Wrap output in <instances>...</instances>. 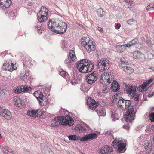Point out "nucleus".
<instances>
[{
    "mask_svg": "<svg viewBox=\"0 0 154 154\" xmlns=\"http://www.w3.org/2000/svg\"><path fill=\"white\" fill-rule=\"evenodd\" d=\"M149 119L152 122H154V113L151 112L149 116Z\"/></svg>",
    "mask_w": 154,
    "mask_h": 154,
    "instance_id": "obj_41",
    "label": "nucleus"
},
{
    "mask_svg": "<svg viewBox=\"0 0 154 154\" xmlns=\"http://www.w3.org/2000/svg\"><path fill=\"white\" fill-rule=\"evenodd\" d=\"M112 148L109 147L107 145H106L101 147L100 151V153L103 154H108L112 152Z\"/></svg>",
    "mask_w": 154,
    "mask_h": 154,
    "instance_id": "obj_15",
    "label": "nucleus"
},
{
    "mask_svg": "<svg viewBox=\"0 0 154 154\" xmlns=\"http://www.w3.org/2000/svg\"><path fill=\"white\" fill-rule=\"evenodd\" d=\"M96 112L99 116H104L106 115L105 110L101 107L96 110Z\"/></svg>",
    "mask_w": 154,
    "mask_h": 154,
    "instance_id": "obj_25",
    "label": "nucleus"
},
{
    "mask_svg": "<svg viewBox=\"0 0 154 154\" xmlns=\"http://www.w3.org/2000/svg\"><path fill=\"white\" fill-rule=\"evenodd\" d=\"M138 40L137 38H135L131 41H130L128 43H127L126 45L125 46L126 47H129L131 46H132L136 44L137 43H138ZM125 46H122V47H125Z\"/></svg>",
    "mask_w": 154,
    "mask_h": 154,
    "instance_id": "obj_24",
    "label": "nucleus"
},
{
    "mask_svg": "<svg viewBox=\"0 0 154 154\" xmlns=\"http://www.w3.org/2000/svg\"><path fill=\"white\" fill-rule=\"evenodd\" d=\"M31 59V58L29 57H28V56H26L25 57V58L24 59V61H25V62H23V63H27L28 62V61H29V60H30V59Z\"/></svg>",
    "mask_w": 154,
    "mask_h": 154,
    "instance_id": "obj_51",
    "label": "nucleus"
},
{
    "mask_svg": "<svg viewBox=\"0 0 154 154\" xmlns=\"http://www.w3.org/2000/svg\"><path fill=\"white\" fill-rule=\"evenodd\" d=\"M42 22H38L36 25L35 26V29L39 34H41L44 31V27L42 25L41 23Z\"/></svg>",
    "mask_w": 154,
    "mask_h": 154,
    "instance_id": "obj_20",
    "label": "nucleus"
},
{
    "mask_svg": "<svg viewBox=\"0 0 154 154\" xmlns=\"http://www.w3.org/2000/svg\"><path fill=\"white\" fill-rule=\"evenodd\" d=\"M148 86L147 85L146 83L144 82L143 84L141 85L138 88V91H139L141 92H143L144 91H146V86Z\"/></svg>",
    "mask_w": 154,
    "mask_h": 154,
    "instance_id": "obj_29",
    "label": "nucleus"
},
{
    "mask_svg": "<svg viewBox=\"0 0 154 154\" xmlns=\"http://www.w3.org/2000/svg\"><path fill=\"white\" fill-rule=\"evenodd\" d=\"M59 121V124L61 125L69 126L73 125L74 122L73 118L67 115L58 116L52 120V122L55 124L57 123Z\"/></svg>",
    "mask_w": 154,
    "mask_h": 154,
    "instance_id": "obj_4",
    "label": "nucleus"
},
{
    "mask_svg": "<svg viewBox=\"0 0 154 154\" xmlns=\"http://www.w3.org/2000/svg\"><path fill=\"white\" fill-rule=\"evenodd\" d=\"M76 66L79 71L83 73L89 72L94 69V64L86 59H82L78 61Z\"/></svg>",
    "mask_w": 154,
    "mask_h": 154,
    "instance_id": "obj_3",
    "label": "nucleus"
},
{
    "mask_svg": "<svg viewBox=\"0 0 154 154\" xmlns=\"http://www.w3.org/2000/svg\"><path fill=\"white\" fill-rule=\"evenodd\" d=\"M39 11L44 12L48 13V10L45 7L42 6Z\"/></svg>",
    "mask_w": 154,
    "mask_h": 154,
    "instance_id": "obj_44",
    "label": "nucleus"
},
{
    "mask_svg": "<svg viewBox=\"0 0 154 154\" xmlns=\"http://www.w3.org/2000/svg\"><path fill=\"white\" fill-rule=\"evenodd\" d=\"M95 42H92L89 39L87 45L85 46L86 50L89 52H90L91 51L94 50L95 48Z\"/></svg>",
    "mask_w": 154,
    "mask_h": 154,
    "instance_id": "obj_18",
    "label": "nucleus"
},
{
    "mask_svg": "<svg viewBox=\"0 0 154 154\" xmlns=\"http://www.w3.org/2000/svg\"><path fill=\"white\" fill-rule=\"evenodd\" d=\"M0 116L3 117L5 119L9 120L11 118L12 116L11 112L8 109H5L3 112H0Z\"/></svg>",
    "mask_w": 154,
    "mask_h": 154,
    "instance_id": "obj_16",
    "label": "nucleus"
},
{
    "mask_svg": "<svg viewBox=\"0 0 154 154\" xmlns=\"http://www.w3.org/2000/svg\"><path fill=\"white\" fill-rule=\"evenodd\" d=\"M123 127V128L127 130H129L130 128V127L129 126V125H124Z\"/></svg>",
    "mask_w": 154,
    "mask_h": 154,
    "instance_id": "obj_55",
    "label": "nucleus"
},
{
    "mask_svg": "<svg viewBox=\"0 0 154 154\" xmlns=\"http://www.w3.org/2000/svg\"><path fill=\"white\" fill-rule=\"evenodd\" d=\"M29 72L28 71L23 72L20 74V77L23 79H27L29 76Z\"/></svg>",
    "mask_w": 154,
    "mask_h": 154,
    "instance_id": "obj_30",
    "label": "nucleus"
},
{
    "mask_svg": "<svg viewBox=\"0 0 154 154\" xmlns=\"http://www.w3.org/2000/svg\"><path fill=\"white\" fill-rule=\"evenodd\" d=\"M125 1L129 5V6H128L127 8H131V6L132 4V1L131 0H125Z\"/></svg>",
    "mask_w": 154,
    "mask_h": 154,
    "instance_id": "obj_43",
    "label": "nucleus"
},
{
    "mask_svg": "<svg viewBox=\"0 0 154 154\" xmlns=\"http://www.w3.org/2000/svg\"><path fill=\"white\" fill-rule=\"evenodd\" d=\"M122 139L119 138L117 140V138H116L112 142V146L115 148L119 152L123 153L126 150V144L123 142Z\"/></svg>",
    "mask_w": 154,
    "mask_h": 154,
    "instance_id": "obj_6",
    "label": "nucleus"
},
{
    "mask_svg": "<svg viewBox=\"0 0 154 154\" xmlns=\"http://www.w3.org/2000/svg\"><path fill=\"white\" fill-rule=\"evenodd\" d=\"M20 98L17 96H14L13 97V100L14 101V103L17 101Z\"/></svg>",
    "mask_w": 154,
    "mask_h": 154,
    "instance_id": "obj_52",
    "label": "nucleus"
},
{
    "mask_svg": "<svg viewBox=\"0 0 154 154\" xmlns=\"http://www.w3.org/2000/svg\"><path fill=\"white\" fill-rule=\"evenodd\" d=\"M145 149L146 153H147V154H149V152H150V151H151V149L148 148V146H145Z\"/></svg>",
    "mask_w": 154,
    "mask_h": 154,
    "instance_id": "obj_49",
    "label": "nucleus"
},
{
    "mask_svg": "<svg viewBox=\"0 0 154 154\" xmlns=\"http://www.w3.org/2000/svg\"><path fill=\"white\" fill-rule=\"evenodd\" d=\"M111 89L113 92H116L120 89V85L116 81L114 80L111 83Z\"/></svg>",
    "mask_w": 154,
    "mask_h": 154,
    "instance_id": "obj_19",
    "label": "nucleus"
},
{
    "mask_svg": "<svg viewBox=\"0 0 154 154\" xmlns=\"http://www.w3.org/2000/svg\"><path fill=\"white\" fill-rule=\"evenodd\" d=\"M39 104L41 106H45L48 103V100L46 98H45L41 100H39Z\"/></svg>",
    "mask_w": 154,
    "mask_h": 154,
    "instance_id": "obj_33",
    "label": "nucleus"
},
{
    "mask_svg": "<svg viewBox=\"0 0 154 154\" xmlns=\"http://www.w3.org/2000/svg\"><path fill=\"white\" fill-rule=\"evenodd\" d=\"M14 91L15 93L17 94L23 92L22 85L21 86H18L17 87H15L14 89Z\"/></svg>",
    "mask_w": 154,
    "mask_h": 154,
    "instance_id": "obj_34",
    "label": "nucleus"
},
{
    "mask_svg": "<svg viewBox=\"0 0 154 154\" xmlns=\"http://www.w3.org/2000/svg\"><path fill=\"white\" fill-rule=\"evenodd\" d=\"M60 74L62 76L66 79V80L69 81L70 79L69 77L68 73L64 71H62L60 72Z\"/></svg>",
    "mask_w": 154,
    "mask_h": 154,
    "instance_id": "obj_27",
    "label": "nucleus"
},
{
    "mask_svg": "<svg viewBox=\"0 0 154 154\" xmlns=\"http://www.w3.org/2000/svg\"><path fill=\"white\" fill-rule=\"evenodd\" d=\"M111 113V118L113 121H115L116 120H118L119 118L118 116V114L115 111H112Z\"/></svg>",
    "mask_w": 154,
    "mask_h": 154,
    "instance_id": "obj_31",
    "label": "nucleus"
},
{
    "mask_svg": "<svg viewBox=\"0 0 154 154\" xmlns=\"http://www.w3.org/2000/svg\"><path fill=\"white\" fill-rule=\"evenodd\" d=\"M75 129L76 131H78L79 132L81 133L87 131V129L86 128H84V127L81 125H76L75 126Z\"/></svg>",
    "mask_w": 154,
    "mask_h": 154,
    "instance_id": "obj_28",
    "label": "nucleus"
},
{
    "mask_svg": "<svg viewBox=\"0 0 154 154\" xmlns=\"http://www.w3.org/2000/svg\"><path fill=\"white\" fill-rule=\"evenodd\" d=\"M125 61V60H124V58H121V59L120 62L119 63H122L123 62V61Z\"/></svg>",
    "mask_w": 154,
    "mask_h": 154,
    "instance_id": "obj_63",
    "label": "nucleus"
},
{
    "mask_svg": "<svg viewBox=\"0 0 154 154\" xmlns=\"http://www.w3.org/2000/svg\"><path fill=\"white\" fill-rule=\"evenodd\" d=\"M39 112H41L39 109L37 110L36 111L33 110H29L27 112V115L29 116L36 118L38 116H40Z\"/></svg>",
    "mask_w": 154,
    "mask_h": 154,
    "instance_id": "obj_17",
    "label": "nucleus"
},
{
    "mask_svg": "<svg viewBox=\"0 0 154 154\" xmlns=\"http://www.w3.org/2000/svg\"><path fill=\"white\" fill-rule=\"evenodd\" d=\"M48 25V28L56 33L63 34L66 30L67 25L62 20L50 19Z\"/></svg>",
    "mask_w": 154,
    "mask_h": 154,
    "instance_id": "obj_2",
    "label": "nucleus"
},
{
    "mask_svg": "<svg viewBox=\"0 0 154 154\" xmlns=\"http://www.w3.org/2000/svg\"><path fill=\"white\" fill-rule=\"evenodd\" d=\"M124 70L125 72L129 74L132 73L134 71V69H133L127 67L124 68Z\"/></svg>",
    "mask_w": 154,
    "mask_h": 154,
    "instance_id": "obj_35",
    "label": "nucleus"
},
{
    "mask_svg": "<svg viewBox=\"0 0 154 154\" xmlns=\"http://www.w3.org/2000/svg\"><path fill=\"white\" fill-rule=\"evenodd\" d=\"M98 72L94 71L90 74H88L86 76V82L90 85L94 83L98 78Z\"/></svg>",
    "mask_w": 154,
    "mask_h": 154,
    "instance_id": "obj_9",
    "label": "nucleus"
},
{
    "mask_svg": "<svg viewBox=\"0 0 154 154\" xmlns=\"http://www.w3.org/2000/svg\"><path fill=\"white\" fill-rule=\"evenodd\" d=\"M42 89H43V91L46 90V87L44 85H43L42 86Z\"/></svg>",
    "mask_w": 154,
    "mask_h": 154,
    "instance_id": "obj_62",
    "label": "nucleus"
},
{
    "mask_svg": "<svg viewBox=\"0 0 154 154\" xmlns=\"http://www.w3.org/2000/svg\"><path fill=\"white\" fill-rule=\"evenodd\" d=\"M90 38L87 37H82L81 39L80 42L81 45L84 46L86 48L85 46L87 45L88 41H89Z\"/></svg>",
    "mask_w": 154,
    "mask_h": 154,
    "instance_id": "obj_21",
    "label": "nucleus"
},
{
    "mask_svg": "<svg viewBox=\"0 0 154 154\" xmlns=\"http://www.w3.org/2000/svg\"><path fill=\"white\" fill-rule=\"evenodd\" d=\"M84 128H86V129H87V130H90L91 129V128L88 125H85Z\"/></svg>",
    "mask_w": 154,
    "mask_h": 154,
    "instance_id": "obj_58",
    "label": "nucleus"
},
{
    "mask_svg": "<svg viewBox=\"0 0 154 154\" xmlns=\"http://www.w3.org/2000/svg\"><path fill=\"white\" fill-rule=\"evenodd\" d=\"M73 75L71 79V83L73 85H75L79 82V80L76 75L73 73Z\"/></svg>",
    "mask_w": 154,
    "mask_h": 154,
    "instance_id": "obj_22",
    "label": "nucleus"
},
{
    "mask_svg": "<svg viewBox=\"0 0 154 154\" xmlns=\"http://www.w3.org/2000/svg\"><path fill=\"white\" fill-rule=\"evenodd\" d=\"M133 57L135 59L141 58L143 56V54L141 52L139 51H136L133 52Z\"/></svg>",
    "mask_w": 154,
    "mask_h": 154,
    "instance_id": "obj_23",
    "label": "nucleus"
},
{
    "mask_svg": "<svg viewBox=\"0 0 154 154\" xmlns=\"http://www.w3.org/2000/svg\"><path fill=\"white\" fill-rule=\"evenodd\" d=\"M11 64V65H10V64L7 63H4L2 67V69L5 70L10 72L15 70L17 67L14 66V64L12 62Z\"/></svg>",
    "mask_w": 154,
    "mask_h": 154,
    "instance_id": "obj_13",
    "label": "nucleus"
},
{
    "mask_svg": "<svg viewBox=\"0 0 154 154\" xmlns=\"http://www.w3.org/2000/svg\"><path fill=\"white\" fill-rule=\"evenodd\" d=\"M104 74H105L106 82H107L109 83V84L111 82V81L109 78V74L107 73H105Z\"/></svg>",
    "mask_w": 154,
    "mask_h": 154,
    "instance_id": "obj_42",
    "label": "nucleus"
},
{
    "mask_svg": "<svg viewBox=\"0 0 154 154\" xmlns=\"http://www.w3.org/2000/svg\"><path fill=\"white\" fill-rule=\"evenodd\" d=\"M76 57L74 50H71L69 51L67 58L64 61V63L68 68H70L73 63L76 61Z\"/></svg>",
    "mask_w": 154,
    "mask_h": 154,
    "instance_id": "obj_8",
    "label": "nucleus"
},
{
    "mask_svg": "<svg viewBox=\"0 0 154 154\" xmlns=\"http://www.w3.org/2000/svg\"><path fill=\"white\" fill-rule=\"evenodd\" d=\"M120 66L122 68H123L124 69L127 67L126 66L124 65V64L121 63H120Z\"/></svg>",
    "mask_w": 154,
    "mask_h": 154,
    "instance_id": "obj_59",
    "label": "nucleus"
},
{
    "mask_svg": "<svg viewBox=\"0 0 154 154\" xmlns=\"http://www.w3.org/2000/svg\"><path fill=\"white\" fill-rule=\"evenodd\" d=\"M106 82L105 74H104L103 73L100 77V82L101 83L103 84L105 82Z\"/></svg>",
    "mask_w": 154,
    "mask_h": 154,
    "instance_id": "obj_38",
    "label": "nucleus"
},
{
    "mask_svg": "<svg viewBox=\"0 0 154 154\" xmlns=\"http://www.w3.org/2000/svg\"><path fill=\"white\" fill-rule=\"evenodd\" d=\"M121 63L124 64V65H125L126 66L128 64V63L127 61H126L125 60V61H123V62H122Z\"/></svg>",
    "mask_w": 154,
    "mask_h": 154,
    "instance_id": "obj_60",
    "label": "nucleus"
},
{
    "mask_svg": "<svg viewBox=\"0 0 154 154\" xmlns=\"http://www.w3.org/2000/svg\"><path fill=\"white\" fill-rule=\"evenodd\" d=\"M0 147L2 149V152L4 154H8L7 153V152L5 151H7L8 152L13 153L14 152V151L8 147L5 146L3 147V146H0Z\"/></svg>",
    "mask_w": 154,
    "mask_h": 154,
    "instance_id": "obj_26",
    "label": "nucleus"
},
{
    "mask_svg": "<svg viewBox=\"0 0 154 154\" xmlns=\"http://www.w3.org/2000/svg\"><path fill=\"white\" fill-rule=\"evenodd\" d=\"M33 3L31 2H29L28 3V5L30 6H32L33 5Z\"/></svg>",
    "mask_w": 154,
    "mask_h": 154,
    "instance_id": "obj_61",
    "label": "nucleus"
},
{
    "mask_svg": "<svg viewBox=\"0 0 154 154\" xmlns=\"http://www.w3.org/2000/svg\"><path fill=\"white\" fill-rule=\"evenodd\" d=\"M35 62V61L34 60H32L31 59L30 60L28 61L27 63H23L24 68H25L26 66H27L28 67L31 66Z\"/></svg>",
    "mask_w": 154,
    "mask_h": 154,
    "instance_id": "obj_32",
    "label": "nucleus"
},
{
    "mask_svg": "<svg viewBox=\"0 0 154 154\" xmlns=\"http://www.w3.org/2000/svg\"><path fill=\"white\" fill-rule=\"evenodd\" d=\"M40 91H35L34 93V95L36 98L38 100H39V95Z\"/></svg>",
    "mask_w": 154,
    "mask_h": 154,
    "instance_id": "obj_46",
    "label": "nucleus"
},
{
    "mask_svg": "<svg viewBox=\"0 0 154 154\" xmlns=\"http://www.w3.org/2000/svg\"><path fill=\"white\" fill-rule=\"evenodd\" d=\"M7 53V51H5V52H2L0 54V56L2 58L4 57L5 55H6V54Z\"/></svg>",
    "mask_w": 154,
    "mask_h": 154,
    "instance_id": "obj_54",
    "label": "nucleus"
},
{
    "mask_svg": "<svg viewBox=\"0 0 154 154\" xmlns=\"http://www.w3.org/2000/svg\"><path fill=\"white\" fill-rule=\"evenodd\" d=\"M39 100H41L42 99H43L45 97V96L43 95V94L40 91L39 92Z\"/></svg>",
    "mask_w": 154,
    "mask_h": 154,
    "instance_id": "obj_48",
    "label": "nucleus"
},
{
    "mask_svg": "<svg viewBox=\"0 0 154 154\" xmlns=\"http://www.w3.org/2000/svg\"><path fill=\"white\" fill-rule=\"evenodd\" d=\"M97 134L95 133L92 132L80 138V137L76 134L71 135L68 136L69 139L71 141H78L80 140L81 141L85 142L88 140L95 139L97 137Z\"/></svg>",
    "mask_w": 154,
    "mask_h": 154,
    "instance_id": "obj_5",
    "label": "nucleus"
},
{
    "mask_svg": "<svg viewBox=\"0 0 154 154\" xmlns=\"http://www.w3.org/2000/svg\"><path fill=\"white\" fill-rule=\"evenodd\" d=\"M0 112H4V111H5V109H7L5 107L3 106H1L0 107Z\"/></svg>",
    "mask_w": 154,
    "mask_h": 154,
    "instance_id": "obj_50",
    "label": "nucleus"
},
{
    "mask_svg": "<svg viewBox=\"0 0 154 154\" xmlns=\"http://www.w3.org/2000/svg\"><path fill=\"white\" fill-rule=\"evenodd\" d=\"M121 26V25L120 23L117 24L115 26V28L116 29H119Z\"/></svg>",
    "mask_w": 154,
    "mask_h": 154,
    "instance_id": "obj_57",
    "label": "nucleus"
},
{
    "mask_svg": "<svg viewBox=\"0 0 154 154\" xmlns=\"http://www.w3.org/2000/svg\"><path fill=\"white\" fill-rule=\"evenodd\" d=\"M22 101L21 99L19 98L18 100L14 103V105L17 107H20L22 105Z\"/></svg>",
    "mask_w": 154,
    "mask_h": 154,
    "instance_id": "obj_40",
    "label": "nucleus"
},
{
    "mask_svg": "<svg viewBox=\"0 0 154 154\" xmlns=\"http://www.w3.org/2000/svg\"><path fill=\"white\" fill-rule=\"evenodd\" d=\"M8 14L11 17H14L15 16V14L14 12L12 11H9L8 12Z\"/></svg>",
    "mask_w": 154,
    "mask_h": 154,
    "instance_id": "obj_45",
    "label": "nucleus"
},
{
    "mask_svg": "<svg viewBox=\"0 0 154 154\" xmlns=\"http://www.w3.org/2000/svg\"><path fill=\"white\" fill-rule=\"evenodd\" d=\"M37 19L38 21L44 22L48 18V14L47 12L39 11L37 14Z\"/></svg>",
    "mask_w": 154,
    "mask_h": 154,
    "instance_id": "obj_11",
    "label": "nucleus"
},
{
    "mask_svg": "<svg viewBox=\"0 0 154 154\" xmlns=\"http://www.w3.org/2000/svg\"><path fill=\"white\" fill-rule=\"evenodd\" d=\"M11 0H0V8L5 9L11 5Z\"/></svg>",
    "mask_w": 154,
    "mask_h": 154,
    "instance_id": "obj_14",
    "label": "nucleus"
},
{
    "mask_svg": "<svg viewBox=\"0 0 154 154\" xmlns=\"http://www.w3.org/2000/svg\"><path fill=\"white\" fill-rule=\"evenodd\" d=\"M88 106L89 109L95 110L98 106V104L95 102L94 100L91 98H88L87 101Z\"/></svg>",
    "mask_w": 154,
    "mask_h": 154,
    "instance_id": "obj_12",
    "label": "nucleus"
},
{
    "mask_svg": "<svg viewBox=\"0 0 154 154\" xmlns=\"http://www.w3.org/2000/svg\"><path fill=\"white\" fill-rule=\"evenodd\" d=\"M109 61L106 59L102 58L97 61V67L100 71L103 72L107 69L109 67Z\"/></svg>",
    "mask_w": 154,
    "mask_h": 154,
    "instance_id": "obj_7",
    "label": "nucleus"
},
{
    "mask_svg": "<svg viewBox=\"0 0 154 154\" xmlns=\"http://www.w3.org/2000/svg\"><path fill=\"white\" fill-rule=\"evenodd\" d=\"M118 107L124 111L126 110L124 115L125 120L128 122L131 123L134 119L136 109L134 105H131L130 100H125L122 97L120 98L118 103Z\"/></svg>",
    "mask_w": 154,
    "mask_h": 154,
    "instance_id": "obj_1",
    "label": "nucleus"
},
{
    "mask_svg": "<svg viewBox=\"0 0 154 154\" xmlns=\"http://www.w3.org/2000/svg\"><path fill=\"white\" fill-rule=\"evenodd\" d=\"M126 93L131 97H134V100L137 101H138L139 95L136 94V88L134 86L129 85L128 89L125 90Z\"/></svg>",
    "mask_w": 154,
    "mask_h": 154,
    "instance_id": "obj_10",
    "label": "nucleus"
},
{
    "mask_svg": "<svg viewBox=\"0 0 154 154\" xmlns=\"http://www.w3.org/2000/svg\"><path fill=\"white\" fill-rule=\"evenodd\" d=\"M146 10L147 11L154 10V4H151L148 5L146 8Z\"/></svg>",
    "mask_w": 154,
    "mask_h": 154,
    "instance_id": "obj_39",
    "label": "nucleus"
},
{
    "mask_svg": "<svg viewBox=\"0 0 154 154\" xmlns=\"http://www.w3.org/2000/svg\"><path fill=\"white\" fill-rule=\"evenodd\" d=\"M103 93L106 94L108 92L109 90L108 89H107L106 86H103Z\"/></svg>",
    "mask_w": 154,
    "mask_h": 154,
    "instance_id": "obj_47",
    "label": "nucleus"
},
{
    "mask_svg": "<svg viewBox=\"0 0 154 154\" xmlns=\"http://www.w3.org/2000/svg\"><path fill=\"white\" fill-rule=\"evenodd\" d=\"M134 21V20L133 19H130L128 20L127 23L129 25H131Z\"/></svg>",
    "mask_w": 154,
    "mask_h": 154,
    "instance_id": "obj_53",
    "label": "nucleus"
},
{
    "mask_svg": "<svg viewBox=\"0 0 154 154\" xmlns=\"http://www.w3.org/2000/svg\"><path fill=\"white\" fill-rule=\"evenodd\" d=\"M23 92H27L28 91H30L31 88L30 87H28L27 85H22Z\"/></svg>",
    "mask_w": 154,
    "mask_h": 154,
    "instance_id": "obj_36",
    "label": "nucleus"
},
{
    "mask_svg": "<svg viewBox=\"0 0 154 154\" xmlns=\"http://www.w3.org/2000/svg\"><path fill=\"white\" fill-rule=\"evenodd\" d=\"M97 14L100 17H102L104 15L103 10L101 8H99L97 10Z\"/></svg>",
    "mask_w": 154,
    "mask_h": 154,
    "instance_id": "obj_37",
    "label": "nucleus"
},
{
    "mask_svg": "<svg viewBox=\"0 0 154 154\" xmlns=\"http://www.w3.org/2000/svg\"><path fill=\"white\" fill-rule=\"evenodd\" d=\"M152 81H153V79H149L148 80V82H145V83H146L147 85H149V84L150 83H151Z\"/></svg>",
    "mask_w": 154,
    "mask_h": 154,
    "instance_id": "obj_56",
    "label": "nucleus"
},
{
    "mask_svg": "<svg viewBox=\"0 0 154 154\" xmlns=\"http://www.w3.org/2000/svg\"><path fill=\"white\" fill-rule=\"evenodd\" d=\"M98 30L101 32H102L103 31L102 29L100 27H98Z\"/></svg>",
    "mask_w": 154,
    "mask_h": 154,
    "instance_id": "obj_64",
    "label": "nucleus"
}]
</instances>
